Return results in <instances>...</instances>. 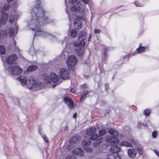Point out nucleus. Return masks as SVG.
<instances>
[{"label": "nucleus", "instance_id": "nucleus-1", "mask_svg": "<svg viewBox=\"0 0 159 159\" xmlns=\"http://www.w3.org/2000/svg\"><path fill=\"white\" fill-rule=\"evenodd\" d=\"M31 19L28 22V26L34 32V37L38 36L43 38L49 37L52 39H56L54 36L48 33L42 29V26L44 24L50 22L49 19L46 15L42 7L33 8L30 11Z\"/></svg>", "mask_w": 159, "mask_h": 159}, {"label": "nucleus", "instance_id": "nucleus-2", "mask_svg": "<svg viewBox=\"0 0 159 159\" xmlns=\"http://www.w3.org/2000/svg\"><path fill=\"white\" fill-rule=\"evenodd\" d=\"M17 58L16 56L13 54L9 56L6 59L5 64L9 65L7 70L11 75H18L22 71V69L18 66L13 64L15 63Z\"/></svg>", "mask_w": 159, "mask_h": 159}, {"label": "nucleus", "instance_id": "nucleus-3", "mask_svg": "<svg viewBox=\"0 0 159 159\" xmlns=\"http://www.w3.org/2000/svg\"><path fill=\"white\" fill-rule=\"evenodd\" d=\"M108 132L113 137L110 136H107L106 141L107 142L110 143L111 145L116 144L118 143L119 140L115 137L118 135L117 132L115 129L111 128L109 129Z\"/></svg>", "mask_w": 159, "mask_h": 159}, {"label": "nucleus", "instance_id": "nucleus-4", "mask_svg": "<svg viewBox=\"0 0 159 159\" xmlns=\"http://www.w3.org/2000/svg\"><path fill=\"white\" fill-rule=\"evenodd\" d=\"M69 2L71 5L70 10L72 11H79L80 14L83 15L84 13V9H81L80 8V4L79 0H69Z\"/></svg>", "mask_w": 159, "mask_h": 159}, {"label": "nucleus", "instance_id": "nucleus-5", "mask_svg": "<svg viewBox=\"0 0 159 159\" xmlns=\"http://www.w3.org/2000/svg\"><path fill=\"white\" fill-rule=\"evenodd\" d=\"M44 82L46 84H50L51 82L56 83L59 80L58 75L54 73H52L48 75L47 74H44L43 75Z\"/></svg>", "mask_w": 159, "mask_h": 159}, {"label": "nucleus", "instance_id": "nucleus-6", "mask_svg": "<svg viewBox=\"0 0 159 159\" xmlns=\"http://www.w3.org/2000/svg\"><path fill=\"white\" fill-rule=\"evenodd\" d=\"M28 85L30 86V88L36 90L40 87L41 84L37 82L35 78L33 76H32L29 78Z\"/></svg>", "mask_w": 159, "mask_h": 159}, {"label": "nucleus", "instance_id": "nucleus-7", "mask_svg": "<svg viewBox=\"0 0 159 159\" xmlns=\"http://www.w3.org/2000/svg\"><path fill=\"white\" fill-rule=\"evenodd\" d=\"M70 72V69L61 68L59 70V75L61 79L67 80L69 79V75Z\"/></svg>", "mask_w": 159, "mask_h": 159}, {"label": "nucleus", "instance_id": "nucleus-8", "mask_svg": "<svg viewBox=\"0 0 159 159\" xmlns=\"http://www.w3.org/2000/svg\"><path fill=\"white\" fill-rule=\"evenodd\" d=\"M77 60V58L73 55L70 56L66 61V64L69 67L74 66L76 63Z\"/></svg>", "mask_w": 159, "mask_h": 159}, {"label": "nucleus", "instance_id": "nucleus-9", "mask_svg": "<svg viewBox=\"0 0 159 159\" xmlns=\"http://www.w3.org/2000/svg\"><path fill=\"white\" fill-rule=\"evenodd\" d=\"M78 38L80 43L82 46H84L85 40H86L87 38V34L86 32L84 31L80 32L79 34Z\"/></svg>", "mask_w": 159, "mask_h": 159}, {"label": "nucleus", "instance_id": "nucleus-10", "mask_svg": "<svg viewBox=\"0 0 159 159\" xmlns=\"http://www.w3.org/2000/svg\"><path fill=\"white\" fill-rule=\"evenodd\" d=\"M18 30V26L16 24L14 28L11 27L9 29L8 33L11 38H13L16 34Z\"/></svg>", "mask_w": 159, "mask_h": 159}, {"label": "nucleus", "instance_id": "nucleus-11", "mask_svg": "<svg viewBox=\"0 0 159 159\" xmlns=\"http://www.w3.org/2000/svg\"><path fill=\"white\" fill-rule=\"evenodd\" d=\"M7 17L8 15L7 13H2V15L0 16V27L6 23L7 20Z\"/></svg>", "mask_w": 159, "mask_h": 159}, {"label": "nucleus", "instance_id": "nucleus-12", "mask_svg": "<svg viewBox=\"0 0 159 159\" xmlns=\"http://www.w3.org/2000/svg\"><path fill=\"white\" fill-rule=\"evenodd\" d=\"M18 18L17 12L13 11H12L9 18V22L11 24L13 23L16 21Z\"/></svg>", "mask_w": 159, "mask_h": 159}, {"label": "nucleus", "instance_id": "nucleus-13", "mask_svg": "<svg viewBox=\"0 0 159 159\" xmlns=\"http://www.w3.org/2000/svg\"><path fill=\"white\" fill-rule=\"evenodd\" d=\"M137 150L135 148L129 149L127 151L128 156L130 157H134L137 154Z\"/></svg>", "mask_w": 159, "mask_h": 159}, {"label": "nucleus", "instance_id": "nucleus-14", "mask_svg": "<svg viewBox=\"0 0 159 159\" xmlns=\"http://www.w3.org/2000/svg\"><path fill=\"white\" fill-rule=\"evenodd\" d=\"M73 153L75 155L82 156L84 154V151L81 148H77L74 149Z\"/></svg>", "mask_w": 159, "mask_h": 159}, {"label": "nucleus", "instance_id": "nucleus-15", "mask_svg": "<svg viewBox=\"0 0 159 159\" xmlns=\"http://www.w3.org/2000/svg\"><path fill=\"white\" fill-rule=\"evenodd\" d=\"M82 27V22L78 19H76L74 22V27L76 29H80Z\"/></svg>", "mask_w": 159, "mask_h": 159}, {"label": "nucleus", "instance_id": "nucleus-16", "mask_svg": "<svg viewBox=\"0 0 159 159\" xmlns=\"http://www.w3.org/2000/svg\"><path fill=\"white\" fill-rule=\"evenodd\" d=\"M77 55L80 57H82L84 54V50L83 48H80L79 47L75 49Z\"/></svg>", "mask_w": 159, "mask_h": 159}, {"label": "nucleus", "instance_id": "nucleus-17", "mask_svg": "<svg viewBox=\"0 0 159 159\" xmlns=\"http://www.w3.org/2000/svg\"><path fill=\"white\" fill-rule=\"evenodd\" d=\"M147 48V47H143L139 45V48L136 49L134 52L136 53H143L145 52V50Z\"/></svg>", "mask_w": 159, "mask_h": 159}, {"label": "nucleus", "instance_id": "nucleus-18", "mask_svg": "<svg viewBox=\"0 0 159 159\" xmlns=\"http://www.w3.org/2000/svg\"><path fill=\"white\" fill-rule=\"evenodd\" d=\"M96 130L95 127H92L89 129H88L86 130V134L88 135H91L92 134H94Z\"/></svg>", "mask_w": 159, "mask_h": 159}, {"label": "nucleus", "instance_id": "nucleus-19", "mask_svg": "<svg viewBox=\"0 0 159 159\" xmlns=\"http://www.w3.org/2000/svg\"><path fill=\"white\" fill-rule=\"evenodd\" d=\"M120 151V147H118L116 146H111L110 149V152L113 153H115L119 152Z\"/></svg>", "mask_w": 159, "mask_h": 159}, {"label": "nucleus", "instance_id": "nucleus-20", "mask_svg": "<svg viewBox=\"0 0 159 159\" xmlns=\"http://www.w3.org/2000/svg\"><path fill=\"white\" fill-rule=\"evenodd\" d=\"M18 80L23 85H25L27 83V80L25 76H21L18 78Z\"/></svg>", "mask_w": 159, "mask_h": 159}, {"label": "nucleus", "instance_id": "nucleus-21", "mask_svg": "<svg viewBox=\"0 0 159 159\" xmlns=\"http://www.w3.org/2000/svg\"><path fill=\"white\" fill-rule=\"evenodd\" d=\"M106 158L107 159H121V157L117 154L116 157L114 154L111 153L108 154Z\"/></svg>", "mask_w": 159, "mask_h": 159}, {"label": "nucleus", "instance_id": "nucleus-22", "mask_svg": "<svg viewBox=\"0 0 159 159\" xmlns=\"http://www.w3.org/2000/svg\"><path fill=\"white\" fill-rule=\"evenodd\" d=\"M10 7V4L8 3H6L3 5L2 8L1 12L2 13H5L4 12L8 10Z\"/></svg>", "mask_w": 159, "mask_h": 159}, {"label": "nucleus", "instance_id": "nucleus-23", "mask_svg": "<svg viewBox=\"0 0 159 159\" xmlns=\"http://www.w3.org/2000/svg\"><path fill=\"white\" fill-rule=\"evenodd\" d=\"M80 137L79 136H76L72 137L70 140V143H76L80 140Z\"/></svg>", "mask_w": 159, "mask_h": 159}, {"label": "nucleus", "instance_id": "nucleus-24", "mask_svg": "<svg viewBox=\"0 0 159 159\" xmlns=\"http://www.w3.org/2000/svg\"><path fill=\"white\" fill-rule=\"evenodd\" d=\"M108 50V48L104 46L102 49V52L103 54V60H106L107 57V53Z\"/></svg>", "mask_w": 159, "mask_h": 159}, {"label": "nucleus", "instance_id": "nucleus-25", "mask_svg": "<svg viewBox=\"0 0 159 159\" xmlns=\"http://www.w3.org/2000/svg\"><path fill=\"white\" fill-rule=\"evenodd\" d=\"M38 68V67L34 65H31L29 66L26 69L27 71H33L36 70Z\"/></svg>", "mask_w": 159, "mask_h": 159}, {"label": "nucleus", "instance_id": "nucleus-26", "mask_svg": "<svg viewBox=\"0 0 159 159\" xmlns=\"http://www.w3.org/2000/svg\"><path fill=\"white\" fill-rule=\"evenodd\" d=\"M103 140L102 138H100L96 140L93 143L94 146L95 147H98Z\"/></svg>", "mask_w": 159, "mask_h": 159}, {"label": "nucleus", "instance_id": "nucleus-27", "mask_svg": "<svg viewBox=\"0 0 159 159\" xmlns=\"http://www.w3.org/2000/svg\"><path fill=\"white\" fill-rule=\"evenodd\" d=\"M7 35V32L5 30H0V40L1 39H3V38L6 36Z\"/></svg>", "mask_w": 159, "mask_h": 159}, {"label": "nucleus", "instance_id": "nucleus-28", "mask_svg": "<svg viewBox=\"0 0 159 159\" xmlns=\"http://www.w3.org/2000/svg\"><path fill=\"white\" fill-rule=\"evenodd\" d=\"M121 146L125 147H132L131 144L126 141H123L121 142Z\"/></svg>", "mask_w": 159, "mask_h": 159}, {"label": "nucleus", "instance_id": "nucleus-29", "mask_svg": "<svg viewBox=\"0 0 159 159\" xmlns=\"http://www.w3.org/2000/svg\"><path fill=\"white\" fill-rule=\"evenodd\" d=\"M89 139L92 140H94L96 139L98 137V134L96 133L92 134L91 135H89Z\"/></svg>", "mask_w": 159, "mask_h": 159}, {"label": "nucleus", "instance_id": "nucleus-30", "mask_svg": "<svg viewBox=\"0 0 159 159\" xmlns=\"http://www.w3.org/2000/svg\"><path fill=\"white\" fill-rule=\"evenodd\" d=\"M29 53L32 56L34 55L36 53V51L34 49V48L33 46H32L30 49L29 50Z\"/></svg>", "mask_w": 159, "mask_h": 159}, {"label": "nucleus", "instance_id": "nucleus-31", "mask_svg": "<svg viewBox=\"0 0 159 159\" xmlns=\"http://www.w3.org/2000/svg\"><path fill=\"white\" fill-rule=\"evenodd\" d=\"M81 144L83 145L88 146L91 144V142L89 140H84L82 142Z\"/></svg>", "mask_w": 159, "mask_h": 159}, {"label": "nucleus", "instance_id": "nucleus-32", "mask_svg": "<svg viewBox=\"0 0 159 159\" xmlns=\"http://www.w3.org/2000/svg\"><path fill=\"white\" fill-rule=\"evenodd\" d=\"M70 36L73 38L75 37L77 34V31L75 30H72L70 32Z\"/></svg>", "mask_w": 159, "mask_h": 159}, {"label": "nucleus", "instance_id": "nucleus-33", "mask_svg": "<svg viewBox=\"0 0 159 159\" xmlns=\"http://www.w3.org/2000/svg\"><path fill=\"white\" fill-rule=\"evenodd\" d=\"M68 55V53L67 52L63 51L61 54V57L62 59H64L67 57Z\"/></svg>", "mask_w": 159, "mask_h": 159}, {"label": "nucleus", "instance_id": "nucleus-34", "mask_svg": "<svg viewBox=\"0 0 159 159\" xmlns=\"http://www.w3.org/2000/svg\"><path fill=\"white\" fill-rule=\"evenodd\" d=\"M6 50L4 47L2 45H0V53L2 55L5 54Z\"/></svg>", "mask_w": 159, "mask_h": 159}, {"label": "nucleus", "instance_id": "nucleus-35", "mask_svg": "<svg viewBox=\"0 0 159 159\" xmlns=\"http://www.w3.org/2000/svg\"><path fill=\"white\" fill-rule=\"evenodd\" d=\"M106 131L105 129H102L99 131V137L103 135L106 133Z\"/></svg>", "mask_w": 159, "mask_h": 159}, {"label": "nucleus", "instance_id": "nucleus-36", "mask_svg": "<svg viewBox=\"0 0 159 159\" xmlns=\"http://www.w3.org/2000/svg\"><path fill=\"white\" fill-rule=\"evenodd\" d=\"M67 105L68 107L70 109L73 108L74 107V104L73 101L72 100L70 101V102L68 103Z\"/></svg>", "mask_w": 159, "mask_h": 159}, {"label": "nucleus", "instance_id": "nucleus-37", "mask_svg": "<svg viewBox=\"0 0 159 159\" xmlns=\"http://www.w3.org/2000/svg\"><path fill=\"white\" fill-rule=\"evenodd\" d=\"M88 92L87 91H85L84 93H83L82 94L81 96V100H82L84 99L86 97L88 93Z\"/></svg>", "mask_w": 159, "mask_h": 159}, {"label": "nucleus", "instance_id": "nucleus-38", "mask_svg": "<svg viewBox=\"0 0 159 159\" xmlns=\"http://www.w3.org/2000/svg\"><path fill=\"white\" fill-rule=\"evenodd\" d=\"M64 101L65 103L67 104L68 103H69L70 101H71V99L67 97H65L64 99Z\"/></svg>", "mask_w": 159, "mask_h": 159}, {"label": "nucleus", "instance_id": "nucleus-39", "mask_svg": "<svg viewBox=\"0 0 159 159\" xmlns=\"http://www.w3.org/2000/svg\"><path fill=\"white\" fill-rule=\"evenodd\" d=\"M87 88V85L86 84H84L83 85H82L80 87V89L81 91H83Z\"/></svg>", "mask_w": 159, "mask_h": 159}, {"label": "nucleus", "instance_id": "nucleus-40", "mask_svg": "<svg viewBox=\"0 0 159 159\" xmlns=\"http://www.w3.org/2000/svg\"><path fill=\"white\" fill-rule=\"evenodd\" d=\"M144 115L146 116H148L150 113V111L149 109H146L144 111Z\"/></svg>", "mask_w": 159, "mask_h": 159}, {"label": "nucleus", "instance_id": "nucleus-41", "mask_svg": "<svg viewBox=\"0 0 159 159\" xmlns=\"http://www.w3.org/2000/svg\"><path fill=\"white\" fill-rule=\"evenodd\" d=\"M157 131H154L152 133V136L154 138H155L157 136Z\"/></svg>", "mask_w": 159, "mask_h": 159}, {"label": "nucleus", "instance_id": "nucleus-42", "mask_svg": "<svg viewBox=\"0 0 159 159\" xmlns=\"http://www.w3.org/2000/svg\"><path fill=\"white\" fill-rule=\"evenodd\" d=\"M42 137L43 138V140L46 143H48V142H49V141H48V138L46 137V135H43V136H42Z\"/></svg>", "mask_w": 159, "mask_h": 159}, {"label": "nucleus", "instance_id": "nucleus-43", "mask_svg": "<svg viewBox=\"0 0 159 159\" xmlns=\"http://www.w3.org/2000/svg\"><path fill=\"white\" fill-rule=\"evenodd\" d=\"M80 45H81L82 46H83L80 43V41L79 42H75L74 43V45L75 47H77L79 46Z\"/></svg>", "mask_w": 159, "mask_h": 159}, {"label": "nucleus", "instance_id": "nucleus-44", "mask_svg": "<svg viewBox=\"0 0 159 159\" xmlns=\"http://www.w3.org/2000/svg\"><path fill=\"white\" fill-rule=\"evenodd\" d=\"M101 32V30L98 29H95L94 30V33L96 34H99Z\"/></svg>", "mask_w": 159, "mask_h": 159}, {"label": "nucleus", "instance_id": "nucleus-45", "mask_svg": "<svg viewBox=\"0 0 159 159\" xmlns=\"http://www.w3.org/2000/svg\"><path fill=\"white\" fill-rule=\"evenodd\" d=\"M86 151L88 152H92V150L89 147H88L86 148Z\"/></svg>", "mask_w": 159, "mask_h": 159}, {"label": "nucleus", "instance_id": "nucleus-46", "mask_svg": "<svg viewBox=\"0 0 159 159\" xmlns=\"http://www.w3.org/2000/svg\"><path fill=\"white\" fill-rule=\"evenodd\" d=\"M81 1L84 2L85 4H88L89 3V0H81Z\"/></svg>", "mask_w": 159, "mask_h": 159}, {"label": "nucleus", "instance_id": "nucleus-47", "mask_svg": "<svg viewBox=\"0 0 159 159\" xmlns=\"http://www.w3.org/2000/svg\"><path fill=\"white\" fill-rule=\"evenodd\" d=\"M129 141L130 142V143L131 144V143L133 144H134L135 143V142H134V139L132 138L130 140H129Z\"/></svg>", "mask_w": 159, "mask_h": 159}, {"label": "nucleus", "instance_id": "nucleus-48", "mask_svg": "<svg viewBox=\"0 0 159 159\" xmlns=\"http://www.w3.org/2000/svg\"><path fill=\"white\" fill-rule=\"evenodd\" d=\"M154 152L158 157H159V152L157 150H155Z\"/></svg>", "mask_w": 159, "mask_h": 159}, {"label": "nucleus", "instance_id": "nucleus-49", "mask_svg": "<svg viewBox=\"0 0 159 159\" xmlns=\"http://www.w3.org/2000/svg\"><path fill=\"white\" fill-rule=\"evenodd\" d=\"M41 0H37L36 1V4L37 5H39L40 3Z\"/></svg>", "mask_w": 159, "mask_h": 159}, {"label": "nucleus", "instance_id": "nucleus-50", "mask_svg": "<svg viewBox=\"0 0 159 159\" xmlns=\"http://www.w3.org/2000/svg\"><path fill=\"white\" fill-rule=\"evenodd\" d=\"M71 92L72 93H74L75 92V89L74 88L71 89Z\"/></svg>", "mask_w": 159, "mask_h": 159}, {"label": "nucleus", "instance_id": "nucleus-51", "mask_svg": "<svg viewBox=\"0 0 159 159\" xmlns=\"http://www.w3.org/2000/svg\"><path fill=\"white\" fill-rule=\"evenodd\" d=\"M91 34H90L88 38V41L89 42L90 41L91 39Z\"/></svg>", "mask_w": 159, "mask_h": 159}, {"label": "nucleus", "instance_id": "nucleus-52", "mask_svg": "<svg viewBox=\"0 0 159 159\" xmlns=\"http://www.w3.org/2000/svg\"><path fill=\"white\" fill-rule=\"evenodd\" d=\"M134 4L136 7H142L141 5H140L139 4H138L136 2H135Z\"/></svg>", "mask_w": 159, "mask_h": 159}, {"label": "nucleus", "instance_id": "nucleus-53", "mask_svg": "<svg viewBox=\"0 0 159 159\" xmlns=\"http://www.w3.org/2000/svg\"><path fill=\"white\" fill-rule=\"evenodd\" d=\"M108 88V84H105V89L106 90H107V89Z\"/></svg>", "mask_w": 159, "mask_h": 159}, {"label": "nucleus", "instance_id": "nucleus-54", "mask_svg": "<svg viewBox=\"0 0 159 159\" xmlns=\"http://www.w3.org/2000/svg\"><path fill=\"white\" fill-rule=\"evenodd\" d=\"M77 116V113H75L73 115V117L74 118H75Z\"/></svg>", "mask_w": 159, "mask_h": 159}, {"label": "nucleus", "instance_id": "nucleus-55", "mask_svg": "<svg viewBox=\"0 0 159 159\" xmlns=\"http://www.w3.org/2000/svg\"><path fill=\"white\" fill-rule=\"evenodd\" d=\"M13 0H7V2H11Z\"/></svg>", "mask_w": 159, "mask_h": 159}, {"label": "nucleus", "instance_id": "nucleus-56", "mask_svg": "<svg viewBox=\"0 0 159 159\" xmlns=\"http://www.w3.org/2000/svg\"><path fill=\"white\" fill-rule=\"evenodd\" d=\"M66 12L68 14V16H69L70 14L67 10H66Z\"/></svg>", "mask_w": 159, "mask_h": 159}, {"label": "nucleus", "instance_id": "nucleus-57", "mask_svg": "<svg viewBox=\"0 0 159 159\" xmlns=\"http://www.w3.org/2000/svg\"><path fill=\"white\" fill-rule=\"evenodd\" d=\"M56 85V84H53V85H52L53 87V88H54L55 87Z\"/></svg>", "mask_w": 159, "mask_h": 159}, {"label": "nucleus", "instance_id": "nucleus-58", "mask_svg": "<svg viewBox=\"0 0 159 159\" xmlns=\"http://www.w3.org/2000/svg\"><path fill=\"white\" fill-rule=\"evenodd\" d=\"M70 146H69L68 147V148L69 149H70Z\"/></svg>", "mask_w": 159, "mask_h": 159}, {"label": "nucleus", "instance_id": "nucleus-59", "mask_svg": "<svg viewBox=\"0 0 159 159\" xmlns=\"http://www.w3.org/2000/svg\"><path fill=\"white\" fill-rule=\"evenodd\" d=\"M67 0H65V4L66 5V2Z\"/></svg>", "mask_w": 159, "mask_h": 159}, {"label": "nucleus", "instance_id": "nucleus-60", "mask_svg": "<svg viewBox=\"0 0 159 159\" xmlns=\"http://www.w3.org/2000/svg\"><path fill=\"white\" fill-rule=\"evenodd\" d=\"M1 58H2V61H3V58H2V56H1Z\"/></svg>", "mask_w": 159, "mask_h": 159}, {"label": "nucleus", "instance_id": "nucleus-61", "mask_svg": "<svg viewBox=\"0 0 159 159\" xmlns=\"http://www.w3.org/2000/svg\"><path fill=\"white\" fill-rule=\"evenodd\" d=\"M15 45H16V42L15 43Z\"/></svg>", "mask_w": 159, "mask_h": 159}, {"label": "nucleus", "instance_id": "nucleus-62", "mask_svg": "<svg viewBox=\"0 0 159 159\" xmlns=\"http://www.w3.org/2000/svg\"><path fill=\"white\" fill-rule=\"evenodd\" d=\"M65 129H66V127L65 128Z\"/></svg>", "mask_w": 159, "mask_h": 159}]
</instances>
